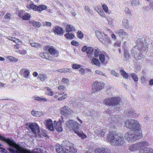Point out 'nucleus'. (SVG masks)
Listing matches in <instances>:
<instances>
[{
  "label": "nucleus",
  "instance_id": "obj_1",
  "mask_svg": "<svg viewBox=\"0 0 153 153\" xmlns=\"http://www.w3.org/2000/svg\"><path fill=\"white\" fill-rule=\"evenodd\" d=\"M144 38L138 39L136 41V45L131 50V53L133 54L136 60H139L145 57L148 51V44L143 43Z\"/></svg>",
  "mask_w": 153,
  "mask_h": 153
},
{
  "label": "nucleus",
  "instance_id": "obj_2",
  "mask_svg": "<svg viewBox=\"0 0 153 153\" xmlns=\"http://www.w3.org/2000/svg\"><path fill=\"white\" fill-rule=\"evenodd\" d=\"M0 140L7 143L9 146L8 150L10 153H30V151L16 144L12 139L6 138L0 135ZM1 144L0 143V146Z\"/></svg>",
  "mask_w": 153,
  "mask_h": 153
},
{
  "label": "nucleus",
  "instance_id": "obj_3",
  "mask_svg": "<svg viewBox=\"0 0 153 153\" xmlns=\"http://www.w3.org/2000/svg\"><path fill=\"white\" fill-rule=\"evenodd\" d=\"M65 124L66 128L71 130H74L75 133L81 139H84L87 137V136L82 132L79 131L77 130L80 126L76 121L73 120H68L65 123Z\"/></svg>",
  "mask_w": 153,
  "mask_h": 153
},
{
  "label": "nucleus",
  "instance_id": "obj_4",
  "mask_svg": "<svg viewBox=\"0 0 153 153\" xmlns=\"http://www.w3.org/2000/svg\"><path fill=\"white\" fill-rule=\"evenodd\" d=\"M106 139L111 144L114 146L122 145L124 142L123 136L111 132H109L107 134Z\"/></svg>",
  "mask_w": 153,
  "mask_h": 153
},
{
  "label": "nucleus",
  "instance_id": "obj_5",
  "mask_svg": "<svg viewBox=\"0 0 153 153\" xmlns=\"http://www.w3.org/2000/svg\"><path fill=\"white\" fill-rule=\"evenodd\" d=\"M29 128L36 137L39 138H42L43 137H48V135L46 134L44 130L40 131L39 127L38 124L35 123L30 124Z\"/></svg>",
  "mask_w": 153,
  "mask_h": 153
},
{
  "label": "nucleus",
  "instance_id": "obj_6",
  "mask_svg": "<svg viewBox=\"0 0 153 153\" xmlns=\"http://www.w3.org/2000/svg\"><path fill=\"white\" fill-rule=\"evenodd\" d=\"M124 124L125 127L133 131L138 130L141 128V125L137 121L131 119L126 120Z\"/></svg>",
  "mask_w": 153,
  "mask_h": 153
},
{
  "label": "nucleus",
  "instance_id": "obj_7",
  "mask_svg": "<svg viewBox=\"0 0 153 153\" xmlns=\"http://www.w3.org/2000/svg\"><path fill=\"white\" fill-rule=\"evenodd\" d=\"M149 143L146 141L139 142L136 143L132 144L129 145L128 149L130 152H135L142 147L148 146Z\"/></svg>",
  "mask_w": 153,
  "mask_h": 153
},
{
  "label": "nucleus",
  "instance_id": "obj_8",
  "mask_svg": "<svg viewBox=\"0 0 153 153\" xmlns=\"http://www.w3.org/2000/svg\"><path fill=\"white\" fill-rule=\"evenodd\" d=\"M105 84L101 81H96L92 84L91 92L94 93L102 89L105 87Z\"/></svg>",
  "mask_w": 153,
  "mask_h": 153
},
{
  "label": "nucleus",
  "instance_id": "obj_9",
  "mask_svg": "<svg viewBox=\"0 0 153 153\" xmlns=\"http://www.w3.org/2000/svg\"><path fill=\"white\" fill-rule=\"evenodd\" d=\"M120 101V97H115L105 99L103 100V103L106 105H114L119 104Z\"/></svg>",
  "mask_w": 153,
  "mask_h": 153
},
{
  "label": "nucleus",
  "instance_id": "obj_10",
  "mask_svg": "<svg viewBox=\"0 0 153 153\" xmlns=\"http://www.w3.org/2000/svg\"><path fill=\"white\" fill-rule=\"evenodd\" d=\"M60 112L61 114L65 117L71 115L74 113L73 111L66 105H64L60 108Z\"/></svg>",
  "mask_w": 153,
  "mask_h": 153
},
{
  "label": "nucleus",
  "instance_id": "obj_11",
  "mask_svg": "<svg viewBox=\"0 0 153 153\" xmlns=\"http://www.w3.org/2000/svg\"><path fill=\"white\" fill-rule=\"evenodd\" d=\"M82 51L83 52H86L88 58H91L92 57L94 49L92 47H87L86 46H84L82 48Z\"/></svg>",
  "mask_w": 153,
  "mask_h": 153
},
{
  "label": "nucleus",
  "instance_id": "obj_12",
  "mask_svg": "<svg viewBox=\"0 0 153 153\" xmlns=\"http://www.w3.org/2000/svg\"><path fill=\"white\" fill-rule=\"evenodd\" d=\"M134 136V131L129 130L125 133V138L128 142H133L135 141Z\"/></svg>",
  "mask_w": 153,
  "mask_h": 153
},
{
  "label": "nucleus",
  "instance_id": "obj_13",
  "mask_svg": "<svg viewBox=\"0 0 153 153\" xmlns=\"http://www.w3.org/2000/svg\"><path fill=\"white\" fill-rule=\"evenodd\" d=\"M112 120L111 122L110 123L109 125L113 126L116 124H122L123 122L122 118L120 116H115L112 118Z\"/></svg>",
  "mask_w": 153,
  "mask_h": 153
},
{
  "label": "nucleus",
  "instance_id": "obj_14",
  "mask_svg": "<svg viewBox=\"0 0 153 153\" xmlns=\"http://www.w3.org/2000/svg\"><path fill=\"white\" fill-rule=\"evenodd\" d=\"M95 133L97 134L100 138L102 139H104L105 133L106 132L105 129L102 130L100 127L94 128Z\"/></svg>",
  "mask_w": 153,
  "mask_h": 153
},
{
  "label": "nucleus",
  "instance_id": "obj_15",
  "mask_svg": "<svg viewBox=\"0 0 153 153\" xmlns=\"http://www.w3.org/2000/svg\"><path fill=\"white\" fill-rule=\"evenodd\" d=\"M125 113L126 116H129L133 118H137L139 116V114H137L135 112V111L133 109L127 110L125 111Z\"/></svg>",
  "mask_w": 153,
  "mask_h": 153
},
{
  "label": "nucleus",
  "instance_id": "obj_16",
  "mask_svg": "<svg viewBox=\"0 0 153 153\" xmlns=\"http://www.w3.org/2000/svg\"><path fill=\"white\" fill-rule=\"evenodd\" d=\"M95 153H111L110 149L104 147L97 148L95 150Z\"/></svg>",
  "mask_w": 153,
  "mask_h": 153
},
{
  "label": "nucleus",
  "instance_id": "obj_17",
  "mask_svg": "<svg viewBox=\"0 0 153 153\" xmlns=\"http://www.w3.org/2000/svg\"><path fill=\"white\" fill-rule=\"evenodd\" d=\"M53 131L54 130V128H55L58 132L62 131V130L61 121H59L57 122L54 121L53 123Z\"/></svg>",
  "mask_w": 153,
  "mask_h": 153
},
{
  "label": "nucleus",
  "instance_id": "obj_18",
  "mask_svg": "<svg viewBox=\"0 0 153 153\" xmlns=\"http://www.w3.org/2000/svg\"><path fill=\"white\" fill-rule=\"evenodd\" d=\"M45 124L48 129L51 131H53V123L51 119H49L45 121Z\"/></svg>",
  "mask_w": 153,
  "mask_h": 153
},
{
  "label": "nucleus",
  "instance_id": "obj_19",
  "mask_svg": "<svg viewBox=\"0 0 153 153\" xmlns=\"http://www.w3.org/2000/svg\"><path fill=\"white\" fill-rule=\"evenodd\" d=\"M141 129H139L138 130L134 131V138L135 139V141L137 139L141 138L142 137L143 135L142 132L140 130Z\"/></svg>",
  "mask_w": 153,
  "mask_h": 153
},
{
  "label": "nucleus",
  "instance_id": "obj_20",
  "mask_svg": "<svg viewBox=\"0 0 153 153\" xmlns=\"http://www.w3.org/2000/svg\"><path fill=\"white\" fill-rule=\"evenodd\" d=\"M53 30L55 34H57L58 35H63V29L59 26H56L53 28Z\"/></svg>",
  "mask_w": 153,
  "mask_h": 153
},
{
  "label": "nucleus",
  "instance_id": "obj_21",
  "mask_svg": "<svg viewBox=\"0 0 153 153\" xmlns=\"http://www.w3.org/2000/svg\"><path fill=\"white\" fill-rule=\"evenodd\" d=\"M104 37L103 39H100V41L103 44L107 45V44L111 42L110 38L108 36L105 34H103Z\"/></svg>",
  "mask_w": 153,
  "mask_h": 153
},
{
  "label": "nucleus",
  "instance_id": "obj_22",
  "mask_svg": "<svg viewBox=\"0 0 153 153\" xmlns=\"http://www.w3.org/2000/svg\"><path fill=\"white\" fill-rule=\"evenodd\" d=\"M138 153H153V149L151 148H145L140 150Z\"/></svg>",
  "mask_w": 153,
  "mask_h": 153
},
{
  "label": "nucleus",
  "instance_id": "obj_23",
  "mask_svg": "<svg viewBox=\"0 0 153 153\" xmlns=\"http://www.w3.org/2000/svg\"><path fill=\"white\" fill-rule=\"evenodd\" d=\"M20 74L21 76H28L30 75V72L29 70L26 68H24L21 70Z\"/></svg>",
  "mask_w": 153,
  "mask_h": 153
},
{
  "label": "nucleus",
  "instance_id": "obj_24",
  "mask_svg": "<svg viewBox=\"0 0 153 153\" xmlns=\"http://www.w3.org/2000/svg\"><path fill=\"white\" fill-rule=\"evenodd\" d=\"M116 33L122 37H125L128 35L127 33L124 30L121 29L116 31Z\"/></svg>",
  "mask_w": 153,
  "mask_h": 153
},
{
  "label": "nucleus",
  "instance_id": "obj_25",
  "mask_svg": "<svg viewBox=\"0 0 153 153\" xmlns=\"http://www.w3.org/2000/svg\"><path fill=\"white\" fill-rule=\"evenodd\" d=\"M77 152L76 149L73 147H69L65 150V153H76Z\"/></svg>",
  "mask_w": 153,
  "mask_h": 153
},
{
  "label": "nucleus",
  "instance_id": "obj_26",
  "mask_svg": "<svg viewBox=\"0 0 153 153\" xmlns=\"http://www.w3.org/2000/svg\"><path fill=\"white\" fill-rule=\"evenodd\" d=\"M48 51L50 54L53 55H55L56 54V56H58V51L53 47L50 48L48 49Z\"/></svg>",
  "mask_w": 153,
  "mask_h": 153
},
{
  "label": "nucleus",
  "instance_id": "obj_27",
  "mask_svg": "<svg viewBox=\"0 0 153 153\" xmlns=\"http://www.w3.org/2000/svg\"><path fill=\"white\" fill-rule=\"evenodd\" d=\"M37 11L41 12L42 11L46 10L47 8V6L45 5H40L37 6Z\"/></svg>",
  "mask_w": 153,
  "mask_h": 153
},
{
  "label": "nucleus",
  "instance_id": "obj_28",
  "mask_svg": "<svg viewBox=\"0 0 153 153\" xmlns=\"http://www.w3.org/2000/svg\"><path fill=\"white\" fill-rule=\"evenodd\" d=\"M29 22L32 24L34 27H36L39 28L40 27L41 25L39 22H36L33 20H30Z\"/></svg>",
  "mask_w": 153,
  "mask_h": 153
},
{
  "label": "nucleus",
  "instance_id": "obj_29",
  "mask_svg": "<svg viewBox=\"0 0 153 153\" xmlns=\"http://www.w3.org/2000/svg\"><path fill=\"white\" fill-rule=\"evenodd\" d=\"M95 33L97 37L99 39L100 41V39H103L104 37V36L103 35V34H104V33H102L98 30L96 31Z\"/></svg>",
  "mask_w": 153,
  "mask_h": 153
},
{
  "label": "nucleus",
  "instance_id": "obj_30",
  "mask_svg": "<svg viewBox=\"0 0 153 153\" xmlns=\"http://www.w3.org/2000/svg\"><path fill=\"white\" fill-rule=\"evenodd\" d=\"M30 153H45V151L40 148L34 149Z\"/></svg>",
  "mask_w": 153,
  "mask_h": 153
},
{
  "label": "nucleus",
  "instance_id": "obj_31",
  "mask_svg": "<svg viewBox=\"0 0 153 153\" xmlns=\"http://www.w3.org/2000/svg\"><path fill=\"white\" fill-rule=\"evenodd\" d=\"M74 27L70 25H68L66 27V30L67 32L69 33L74 30Z\"/></svg>",
  "mask_w": 153,
  "mask_h": 153
},
{
  "label": "nucleus",
  "instance_id": "obj_32",
  "mask_svg": "<svg viewBox=\"0 0 153 153\" xmlns=\"http://www.w3.org/2000/svg\"><path fill=\"white\" fill-rule=\"evenodd\" d=\"M140 4V0H132L131 2V5L132 6L136 7Z\"/></svg>",
  "mask_w": 153,
  "mask_h": 153
},
{
  "label": "nucleus",
  "instance_id": "obj_33",
  "mask_svg": "<svg viewBox=\"0 0 153 153\" xmlns=\"http://www.w3.org/2000/svg\"><path fill=\"white\" fill-rule=\"evenodd\" d=\"M100 50L98 48H95L94 49V56L95 57H98L100 54H101L100 53Z\"/></svg>",
  "mask_w": 153,
  "mask_h": 153
},
{
  "label": "nucleus",
  "instance_id": "obj_34",
  "mask_svg": "<svg viewBox=\"0 0 153 153\" xmlns=\"http://www.w3.org/2000/svg\"><path fill=\"white\" fill-rule=\"evenodd\" d=\"M123 24L124 27L128 29L129 27L128 20L126 19H124L123 21Z\"/></svg>",
  "mask_w": 153,
  "mask_h": 153
},
{
  "label": "nucleus",
  "instance_id": "obj_35",
  "mask_svg": "<svg viewBox=\"0 0 153 153\" xmlns=\"http://www.w3.org/2000/svg\"><path fill=\"white\" fill-rule=\"evenodd\" d=\"M92 61L94 65L98 66H100V63L98 59L96 58H94L93 57Z\"/></svg>",
  "mask_w": 153,
  "mask_h": 153
},
{
  "label": "nucleus",
  "instance_id": "obj_36",
  "mask_svg": "<svg viewBox=\"0 0 153 153\" xmlns=\"http://www.w3.org/2000/svg\"><path fill=\"white\" fill-rule=\"evenodd\" d=\"M124 56L126 59L127 60H128L130 57V55L128 53V52L127 49L124 50Z\"/></svg>",
  "mask_w": 153,
  "mask_h": 153
},
{
  "label": "nucleus",
  "instance_id": "obj_37",
  "mask_svg": "<svg viewBox=\"0 0 153 153\" xmlns=\"http://www.w3.org/2000/svg\"><path fill=\"white\" fill-rule=\"evenodd\" d=\"M30 45L35 48H40L42 46L41 45L36 42H30Z\"/></svg>",
  "mask_w": 153,
  "mask_h": 153
},
{
  "label": "nucleus",
  "instance_id": "obj_38",
  "mask_svg": "<svg viewBox=\"0 0 153 153\" xmlns=\"http://www.w3.org/2000/svg\"><path fill=\"white\" fill-rule=\"evenodd\" d=\"M99 59L101 62L102 63H105V56L103 54L101 53L99 55Z\"/></svg>",
  "mask_w": 153,
  "mask_h": 153
},
{
  "label": "nucleus",
  "instance_id": "obj_39",
  "mask_svg": "<svg viewBox=\"0 0 153 153\" xmlns=\"http://www.w3.org/2000/svg\"><path fill=\"white\" fill-rule=\"evenodd\" d=\"M65 36L68 39H72L74 37V36L72 33H67L65 35Z\"/></svg>",
  "mask_w": 153,
  "mask_h": 153
},
{
  "label": "nucleus",
  "instance_id": "obj_40",
  "mask_svg": "<svg viewBox=\"0 0 153 153\" xmlns=\"http://www.w3.org/2000/svg\"><path fill=\"white\" fill-rule=\"evenodd\" d=\"M125 12L127 15L129 16L131 15L132 13L128 8L126 7L125 8Z\"/></svg>",
  "mask_w": 153,
  "mask_h": 153
},
{
  "label": "nucleus",
  "instance_id": "obj_41",
  "mask_svg": "<svg viewBox=\"0 0 153 153\" xmlns=\"http://www.w3.org/2000/svg\"><path fill=\"white\" fill-rule=\"evenodd\" d=\"M120 73L121 75L123 76H128V75L125 71L123 69H121L120 71Z\"/></svg>",
  "mask_w": 153,
  "mask_h": 153
},
{
  "label": "nucleus",
  "instance_id": "obj_42",
  "mask_svg": "<svg viewBox=\"0 0 153 153\" xmlns=\"http://www.w3.org/2000/svg\"><path fill=\"white\" fill-rule=\"evenodd\" d=\"M30 16L28 13H25L24 15L22 16V19L25 20H28L30 18Z\"/></svg>",
  "mask_w": 153,
  "mask_h": 153
},
{
  "label": "nucleus",
  "instance_id": "obj_43",
  "mask_svg": "<svg viewBox=\"0 0 153 153\" xmlns=\"http://www.w3.org/2000/svg\"><path fill=\"white\" fill-rule=\"evenodd\" d=\"M77 36L79 38H82L84 37L83 33L80 31L77 32Z\"/></svg>",
  "mask_w": 153,
  "mask_h": 153
},
{
  "label": "nucleus",
  "instance_id": "obj_44",
  "mask_svg": "<svg viewBox=\"0 0 153 153\" xmlns=\"http://www.w3.org/2000/svg\"><path fill=\"white\" fill-rule=\"evenodd\" d=\"M67 97V94H65L63 95L61 97H59L57 98L58 100L60 101L62 100H65Z\"/></svg>",
  "mask_w": 153,
  "mask_h": 153
},
{
  "label": "nucleus",
  "instance_id": "obj_45",
  "mask_svg": "<svg viewBox=\"0 0 153 153\" xmlns=\"http://www.w3.org/2000/svg\"><path fill=\"white\" fill-rule=\"evenodd\" d=\"M30 8L33 9V10L35 11H37V6L36 5H35L34 4H31L30 5Z\"/></svg>",
  "mask_w": 153,
  "mask_h": 153
},
{
  "label": "nucleus",
  "instance_id": "obj_46",
  "mask_svg": "<svg viewBox=\"0 0 153 153\" xmlns=\"http://www.w3.org/2000/svg\"><path fill=\"white\" fill-rule=\"evenodd\" d=\"M102 7L105 12L106 13H108V8L106 5L105 4H103L102 6Z\"/></svg>",
  "mask_w": 153,
  "mask_h": 153
},
{
  "label": "nucleus",
  "instance_id": "obj_47",
  "mask_svg": "<svg viewBox=\"0 0 153 153\" xmlns=\"http://www.w3.org/2000/svg\"><path fill=\"white\" fill-rule=\"evenodd\" d=\"M84 8H85V12H88L90 14L91 13V12H92L91 10L90 9V8L88 6H85Z\"/></svg>",
  "mask_w": 153,
  "mask_h": 153
},
{
  "label": "nucleus",
  "instance_id": "obj_48",
  "mask_svg": "<svg viewBox=\"0 0 153 153\" xmlns=\"http://www.w3.org/2000/svg\"><path fill=\"white\" fill-rule=\"evenodd\" d=\"M51 23L49 22H44L42 23V25L43 26L50 27L51 26Z\"/></svg>",
  "mask_w": 153,
  "mask_h": 153
},
{
  "label": "nucleus",
  "instance_id": "obj_49",
  "mask_svg": "<svg viewBox=\"0 0 153 153\" xmlns=\"http://www.w3.org/2000/svg\"><path fill=\"white\" fill-rule=\"evenodd\" d=\"M46 54H47V53L46 52H43L42 53H40L39 54V55H40V56H41L43 58H45V59H47V57H46Z\"/></svg>",
  "mask_w": 153,
  "mask_h": 153
},
{
  "label": "nucleus",
  "instance_id": "obj_50",
  "mask_svg": "<svg viewBox=\"0 0 153 153\" xmlns=\"http://www.w3.org/2000/svg\"><path fill=\"white\" fill-rule=\"evenodd\" d=\"M107 20L108 21V25L110 26H112L113 24L112 19L109 18L108 19H107Z\"/></svg>",
  "mask_w": 153,
  "mask_h": 153
},
{
  "label": "nucleus",
  "instance_id": "obj_51",
  "mask_svg": "<svg viewBox=\"0 0 153 153\" xmlns=\"http://www.w3.org/2000/svg\"><path fill=\"white\" fill-rule=\"evenodd\" d=\"M25 14V12L22 10H20L18 13V16L19 17H22V16Z\"/></svg>",
  "mask_w": 153,
  "mask_h": 153
},
{
  "label": "nucleus",
  "instance_id": "obj_52",
  "mask_svg": "<svg viewBox=\"0 0 153 153\" xmlns=\"http://www.w3.org/2000/svg\"><path fill=\"white\" fill-rule=\"evenodd\" d=\"M11 14L10 13H7L4 16V18L5 19L10 20L11 18Z\"/></svg>",
  "mask_w": 153,
  "mask_h": 153
},
{
  "label": "nucleus",
  "instance_id": "obj_53",
  "mask_svg": "<svg viewBox=\"0 0 153 153\" xmlns=\"http://www.w3.org/2000/svg\"><path fill=\"white\" fill-rule=\"evenodd\" d=\"M80 65L75 64H74L72 66V68L74 69H78L80 68Z\"/></svg>",
  "mask_w": 153,
  "mask_h": 153
},
{
  "label": "nucleus",
  "instance_id": "obj_54",
  "mask_svg": "<svg viewBox=\"0 0 153 153\" xmlns=\"http://www.w3.org/2000/svg\"><path fill=\"white\" fill-rule=\"evenodd\" d=\"M110 73L112 75L114 76H119V74L117 73L114 70H112L111 71Z\"/></svg>",
  "mask_w": 153,
  "mask_h": 153
},
{
  "label": "nucleus",
  "instance_id": "obj_55",
  "mask_svg": "<svg viewBox=\"0 0 153 153\" xmlns=\"http://www.w3.org/2000/svg\"><path fill=\"white\" fill-rule=\"evenodd\" d=\"M0 153H8L7 151L2 147H0Z\"/></svg>",
  "mask_w": 153,
  "mask_h": 153
},
{
  "label": "nucleus",
  "instance_id": "obj_56",
  "mask_svg": "<svg viewBox=\"0 0 153 153\" xmlns=\"http://www.w3.org/2000/svg\"><path fill=\"white\" fill-rule=\"evenodd\" d=\"M86 69H85L83 68H81L79 70V73L82 74H85V71Z\"/></svg>",
  "mask_w": 153,
  "mask_h": 153
},
{
  "label": "nucleus",
  "instance_id": "obj_57",
  "mask_svg": "<svg viewBox=\"0 0 153 153\" xmlns=\"http://www.w3.org/2000/svg\"><path fill=\"white\" fill-rule=\"evenodd\" d=\"M62 82L63 84H65L68 83L69 82V80L67 78H64L62 79Z\"/></svg>",
  "mask_w": 153,
  "mask_h": 153
},
{
  "label": "nucleus",
  "instance_id": "obj_58",
  "mask_svg": "<svg viewBox=\"0 0 153 153\" xmlns=\"http://www.w3.org/2000/svg\"><path fill=\"white\" fill-rule=\"evenodd\" d=\"M71 44L72 45L76 46H78L79 45L78 42L74 40L72 41L71 42Z\"/></svg>",
  "mask_w": 153,
  "mask_h": 153
},
{
  "label": "nucleus",
  "instance_id": "obj_59",
  "mask_svg": "<svg viewBox=\"0 0 153 153\" xmlns=\"http://www.w3.org/2000/svg\"><path fill=\"white\" fill-rule=\"evenodd\" d=\"M36 117H39L43 115L44 114V113L42 111H37Z\"/></svg>",
  "mask_w": 153,
  "mask_h": 153
},
{
  "label": "nucleus",
  "instance_id": "obj_60",
  "mask_svg": "<svg viewBox=\"0 0 153 153\" xmlns=\"http://www.w3.org/2000/svg\"><path fill=\"white\" fill-rule=\"evenodd\" d=\"M22 44H18L14 45V48L15 49H19L20 47Z\"/></svg>",
  "mask_w": 153,
  "mask_h": 153
},
{
  "label": "nucleus",
  "instance_id": "obj_61",
  "mask_svg": "<svg viewBox=\"0 0 153 153\" xmlns=\"http://www.w3.org/2000/svg\"><path fill=\"white\" fill-rule=\"evenodd\" d=\"M150 9L152 11H153V1H151L149 4Z\"/></svg>",
  "mask_w": 153,
  "mask_h": 153
},
{
  "label": "nucleus",
  "instance_id": "obj_62",
  "mask_svg": "<svg viewBox=\"0 0 153 153\" xmlns=\"http://www.w3.org/2000/svg\"><path fill=\"white\" fill-rule=\"evenodd\" d=\"M39 101L43 102H47V100L44 97H39Z\"/></svg>",
  "mask_w": 153,
  "mask_h": 153
},
{
  "label": "nucleus",
  "instance_id": "obj_63",
  "mask_svg": "<svg viewBox=\"0 0 153 153\" xmlns=\"http://www.w3.org/2000/svg\"><path fill=\"white\" fill-rule=\"evenodd\" d=\"M96 72L98 74H99V75L104 76H105V74L102 73V71L97 70L96 71Z\"/></svg>",
  "mask_w": 153,
  "mask_h": 153
},
{
  "label": "nucleus",
  "instance_id": "obj_64",
  "mask_svg": "<svg viewBox=\"0 0 153 153\" xmlns=\"http://www.w3.org/2000/svg\"><path fill=\"white\" fill-rule=\"evenodd\" d=\"M65 87L63 85L59 86L58 88L59 91H63L65 89Z\"/></svg>",
  "mask_w": 153,
  "mask_h": 153
}]
</instances>
